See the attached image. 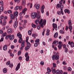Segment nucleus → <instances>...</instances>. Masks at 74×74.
Here are the masks:
<instances>
[{
  "label": "nucleus",
  "mask_w": 74,
  "mask_h": 74,
  "mask_svg": "<svg viewBox=\"0 0 74 74\" xmlns=\"http://www.w3.org/2000/svg\"><path fill=\"white\" fill-rule=\"evenodd\" d=\"M47 23V21L46 20L44 19L43 20V19H41L39 22V25L42 28H43L44 27V25H46Z\"/></svg>",
  "instance_id": "f257e3e1"
},
{
  "label": "nucleus",
  "mask_w": 74,
  "mask_h": 74,
  "mask_svg": "<svg viewBox=\"0 0 74 74\" xmlns=\"http://www.w3.org/2000/svg\"><path fill=\"white\" fill-rule=\"evenodd\" d=\"M52 58L53 60H58L59 59V56L58 55H53L52 57Z\"/></svg>",
  "instance_id": "f03ea898"
},
{
  "label": "nucleus",
  "mask_w": 74,
  "mask_h": 74,
  "mask_svg": "<svg viewBox=\"0 0 74 74\" xmlns=\"http://www.w3.org/2000/svg\"><path fill=\"white\" fill-rule=\"evenodd\" d=\"M58 44L59 45H58V47L59 49H61L62 46L63 45L61 42H59L58 43Z\"/></svg>",
  "instance_id": "7ed1b4c3"
},
{
  "label": "nucleus",
  "mask_w": 74,
  "mask_h": 74,
  "mask_svg": "<svg viewBox=\"0 0 74 74\" xmlns=\"http://www.w3.org/2000/svg\"><path fill=\"white\" fill-rule=\"evenodd\" d=\"M37 15V14L36 13H32V14H31V16L32 18H33V19H35V18H36Z\"/></svg>",
  "instance_id": "20e7f679"
},
{
  "label": "nucleus",
  "mask_w": 74,
  "mask_h": 74,
  "mask_svg": "<svg viewBox=\"0 0 74 74\" xmlns=\"http://www.w3.org/2000/svg\"><path fill=\"white\" fill-rule=\"evenodd\" d=\"M56 74H63V71L62 70H61L60 71L59 70H57L56 71Z\"/></svg>",
  "instance_id": "39448f33"
},
{
  "label": "nucleus",
  "mask_w": 74,
  "mask_h": 74,
  "mask_svg": "<svg viewBox=\"0 0 74 74\" xmlns=\"http://www.w3.org/2000/svg\"><path fill=\"white\" fill-rule=\"evenodd\" d=\"M53 28L55 29L56 30H58V27L57 26V24L55 23H53L52 24Z\"/></svg>",
  "instance_id": "423d86ee"
},
{
  "label": "nucleus",
  "mask_w": 74,
  "mask_h": 74,
  "mask_svg": "<svg viewBox=\"0 0 74 74\" xmlns=\"http://www.w3.org/2000/svg\"><path fill=\"white\" fill-rule=\"evenodd\" d=\"M13 26H14V27L15 29H16V27H17V26H18V21H15V22L14 23Z\"/></svg>",
  "instance_id": "0eeeda50"
},
{
  "label": "nucleus",
  "mask_w": 74,
  "mask_h": 74,
  "mask_svg": "<svg viewBox=\"0 0 74 74\" xmlns=\"http://www.w3.org/2000/svg\"><path fill=\"white\" fill-rule=\"evenodd\" d=\"M21 66V64L20 63H19L18 64L17 66L16 67V71H18V69H20V66Z\"/></svg>",
  "instance_id": "6e6552de"
},
{
  "label": "nucleus",
  "mask_w": 74,
  "mask_h": 74,
  "mask_svg": "<svg viewBox=\"0 0 74 74\" xmlns=\"http://www.w3.org/2000/svg\"><path fill=\"white\" fill-rule=\"evenodd\" d=\"M45 8V6H44V5H43L41 9V12L42 14H44V10Z\"/></svg>",
  "instance_id": "1a4fd4ad"
},
{
  "label": "nucleus",
  "mask_w": 74,
  "mask_h": 74,
  "mask_svg": "<svg viewBox=\"0 0 74 74\" xmlns=\"http://www.w3.org/2000/svg\"><path fill=\"white\" fill-rule=\"evenodd\" d=\"M12 29H9L7 30V33L8 34H10L12 33Z\"/></svg>",
  "instance_id": "9d476101"
},
{
  "label": "nucleus",
  "mask_w": 74,
  "mask_h": 74,
  "mask_svg": "<svg viewBox=\"0 0 74 74\" xmlns=\"http://www.w3.org/2000/svg\"><path fill=\"white\" fill-rule=\"evenodd\" d=\"M17 36L19 38H22V34H21V33H19L17 34Z\"/></svg>",
  "instance_id": "9b49d317"
},
{
  "label": "nucleus",
  "mask_w": 74,
  "mask_h": 74,
  "mask_svg": "<svg viewBox=\"0 0 74 74\" xmlns=\"http://www.w3.org/2000/svg\"><path fill=\"white\" fill-rule=\"evenodd\" d=\"M9 36H10L9 38L10 40H12L14 39V35L11 36V35H9Z\"/></svg>",
  "instance_id": "f8f14e48"
},
{
  "label": "nucleus",
  "mask_w": 74,
  "mask_h": 74,
  "mask_svg": "<svg viewBox=\"0 0 74 74\" xmlns=\"http://www.w3.org/2000/svg\"><path fill=\"white\" fill-rule=\"evenodd\" d=\"M57 5L58 8H59V7H60L61 8H63L64 7L63 5H62V4L60 5L59 4H57Z\"/></svg>",
  "instance_id": "ddd939ff"
},
{
  "label": "nucleus",
  "mask_w": 74,
  "mask_h": 74,
  "mask_svg": "<svg viewBox=\"0 0 74 74\" xmlns=\"http://www.w3.org/2000/svg\"><path fill=\"white\" fill-rule=\"evenodd\" d=\"M14 16L16 18L18 16V12H15L13 14Z\"/></svg>",
  "instance_id": "4468645a"
},
{
  "label": "nucleus",
  "mask_w": 74,
  "mask_h": 74,
  "mask_svg": "<svg viewBox=\"0 0 74 74\" xmlns=\"http://www.w3.org/2000/svg\"><path fill=\"white\" fill-rule=\"evenodd\" d=\"M32 36L34 37V38H36V37H38V34H33L32 35Z\"/></svg>",
  "instance_id": "2eb2a0df"
},
{
  "label": "nucleus",
  "mask_w": 74,
  "mask_h": 74,
  "mask_svg": "<svg viewBox=\"0 0 74 74\" xmlns=\"http://www.w3.org/2000/svg\"><path fill=\"white\" fill-rule=\"evenodd\" d=\"M25 41H23V42L21 43V46L22 47H25Z\"/></svg>",
  "instance_id": "dca6fc26"
},
{
  "label": "nucleus",
  "mask_w": 74,
  "mask_h": 74,
  "mask_svg": "<svg viewBox=\"0 0 74 74\" xmlns=\"http://www.w3.org/2000/svg\"><path fill=\"white\" fill-rule=\"evenodd\" d=\"M27 42V46L29 47V48H30V47H31V44H30V43L28 42Z\"/></svg>",
  "instance_id": "f3484780"
},
{
  "label": "nucleus",
  "mask_w": 74,
  "mask_h": 74,
  "mask_svg": "<svg viewBox=\"0 0 74 74\" xmlns=\"http://www.w3.org/2000/svg\"><path fill=\"white\" fill-rule=\"evenodd\" d=\"M7 49V45H5L3 47V49L4 51H6Z\"/></svg>",
  "instance_id": "a211bd4d"
},
{
  "label": "nucleus",
  "mask_w": 74,
  "mask_h": 74,
  "mask_svg": "<svg viewBox=\"0 0 74 74\" xmlns=\"http://www.w3.org/2000/svg\"><path fill=\"white\" fill-rule=\"evenodd\" d=\"M64 12L65 13H66V12H67L68 14H70V10L66 9L64 10Z\"/></svg>",
  "instance_id": "6ab92c4d"
},
{
  "label": "nucleus",
  "mask_w": 74,
  "mask_h": 74,
  "mask_svg": "<svg viewBox=\"0 0 74 74\" xmlns=\"http://www.w3.org/2000/svg\"><path fill=\"white\" fill-rule=\"evenodd\" d=\"M68 25L69 26H71L72 25V22L71 20H69L68 21Z\"/></svg>",
  "instance_id": "aec40b11"
},
{
  "label": "nucleus",
  "mask_w": 74,
  "mask_h": 74,
  "mask_svg": "<svg viewBox=\"0 0 74 74\" xmlns=\"http://www.w3.org/2000/svg\"><path fill=\"white\" fill-rule=\"evenodd\" d=\"M53 44H55V45L56 46L58 45V40L55 41L53 42Z\"/></svg>",
  "instance_id": "412c9836"
},
{
  "label": "nucleus",
  "mask_w": 74,
  "mask_h": 74,
  "mask_svg": "<svg viewBox=\"0 0 74 74\" xmlns=\"http://www.w3.org/2000/svg\"><path fill=\"white\" fill-rule=\"evenodd\" d=\"M10 19H14V18H15V17L14 16V15L13 16V14H10Z\"/></svg>",
  "instance_id": "4be33fe9"
},
{
  "label": "nucleus",
  "mask_w": 74,
  "mask_h": 74,
  "mask_svg": "<svg viewBox=\"0 0 74 74\" xmlns=\"http://www.w3.org/2000/svg\"><path fill=\"white\" fill-rule=\"evenodd\" d=\"M4 10V7H3V6H2L0 8V11L1 12H3Z\"/></svg>",
  "instance_id": "5701e85b"
},
{
  "label": "nucleus",
  "mask_w": 74,
  "mask_h": 74,
  "mask_svg": "<svg viewBox=\"0 0 74 74\" xmlns=\"http://www.w3.org/2000/svg\"><path fill=\"white\" fill-rule=\"evenodd\" d=\"M25 60L27 62H28L29 60V59H30V57L29 56H27V57H25Z\"/></svg>",
  "instance_id": "b1692460"
},
{
  "label": "nucleus",
  "mask_w": 74,
  "mask_h": 74,
  "mask_svg": "<svg viewBox=\"0 0 74 74\" xmlns=\"http://www.w3.org/2000/svg\"><path fill=\"white\" fill-rule=\"evenodd\" d=\"M73 28L72 27V26L69 25V29L70 30V32H71V33L72 29Z\"/></svg>",
  "instance_id": "393cba45"
},
{
  "label": "nucleus",
  "mask_w": 74,
  "mask_h": 74,
  "mask_svg": "<svg viewBox=\"0 0 74 74\" xmlns=\"http://www.w3.org/2000/svg\"><path fill=\"white\" fill-rule=\"evenodd\" d=\"M38 15L37 18V19H40L41 17V15H40V12H38Z\"/></svg>",
  "instance_id": "a878e982"
},
{
  "label": "nucleus",
  "mask_w": 74,
  "mask_h": 74,
  "mask_svg": "<svg viewBox=\"0 0 74 74\" xmlns=\"http://www.w3.org/2000/svg\"><path fill=\"white\" fill-rule=\"evenodd\" d=\"M27 10V8H25L24 9H23V10L22 11V14L24 13V15H25V11H26Z\"/></svg>",
  "instance_id": "bb28decb"
},
{
  "label": "nucleus",
  "mask_w": 74,
  "mask_h": 74,
  "mask_svg": "<svg viewBox=\"0 0 74 74\" xmlns=\"http://www.w3.org/2000/svg\"><path fill=\"white\" fill-rule=\"evenodd\" d=\"M39 20H38V19H37L35 21V23L37 25V24H38V23H39Z\"/></svg>",
  "instance_id": "cd10ccee"
},
{
  "label": "nucleus",
  "mask_w": 74,
  "mask_h": 74,
  "mask_svg": "<svg viewBox=\"0 0 74 74\" xmlns=\"http://www.w3.org/2000/svg\"><path fill=\"white\" fill-rule=\"evenodd\" d=\"M58 33L57 32H56L55 34L54 35V36L55 38H56V37H58Z\"/></svg>",
  "instance_id": "c85d7f7f"
},
{
  "label": "nucleus",
  "mask_w": 74,
  "mask_h": 74,
  "mask_svg": "<svg viewBox=\"0 0 74 74\" xmlns=\"http://www.w3.org/2000/svg\"><path fill=\"white\" fill-rule=\"evenodd\" d=\"M7 69L5 68H4L3 70V72L4 73H7Z\"/></svg>",
  "instance_id": "c756f323"
},
{
  "label": "nucleus",
  "mask_w": 74,
  "mask_h": 74,
  "mask_svg": "<svg viewBox=\"0 0 74 74\" xmlns=\"http://www.w3.org/2000/svg\"><path fill=\"white\" fill-rule=\"evenodd\" d=\"M46 33V35L47 36H49V29L47 30Z\"/></svg>",
  "instance_id": "7c9ffc66"
},
{
  "label": "nucleus",
  "mask_w": 74,
  "mask_h": 74,
  "mask_svg": "<svg viewBox=\"0 0 74 74\" xmlns=\"http://www.w3.org/2000/svg\"><path fill=\"white\" fill-rule=\"evenodd\" d=\"M32 27H33V28H36L37 27V26L33 23H32Z\"/></svg>",
  "instance_id": "2f4dec72"
},
{
  "label": "nucleus",
  "mask_w": 74,
  "mask_h": 74,
  "mask_svg": "<svg viewBox=\"0 0 74 74\" xmlns=\"http://www.w3.org/2000/svg\"><path fill=\"white\" fill-rule=\"evenodd\" d=\"M23 40H22V38H20V39L19 40V43H22L23 41Z\"/></svg>",
  "instance_id": "473e14b6"
},
{
  "label": "nucleus",
  "mask_w": 74,
  "mask_h": 74,
  "mask_svg": "<svg viewBox=\"0 0 74 74\" xmlns=\"http://www.w3.org/2000/svg\"><path fill=\"white\" fill-rule=\"evenodd\" d=\"M47 70L48 73H51V69H50L49 68H47Z\"/></svg>",
  "instance_id": "72a5a7b5"
},
{
  "label": "nucleus",
  "mask_w": 74,
  "mask_h": 74,
  "mask_svg": "<svg viewBox=\"0 0 74 74\" xmlns=\"http://www.w3.org/2000/svg\"><path fill=\"white\" fill-rule=\"evenodd\" d=\"M6 35H7V34L6 33H3L1 36V37H5V36H6Z\"/></svg>",
  "instance_id": "f704fd0d"
},
{
  "label": "nucleus",
  "mask_w": 74,
  "mask_h": 74,
  "mask_svg": "<svg viewBox=\"0 0 74 74\" xmlns=\"http://www.w3.org/2000/svg\"><path fill=\"white\" fill-rule=\"evenodd\" d=\"M29 48L30 47H29L28 46L26 47L25 48V51H27V50H28V49H29Z\"/></svg>",
  "instance_id": "c9c22d12"
},
{
  "label": "nucleus",
  "mask_w": 74,
  "mask_h": 74,
  "mask_svg": "<svg viewBox=\"0 0 74 74\" xmlns=\"http://www.w3.org/2000/svg\"><path fill=\"white\" fill-rule=\"evenodd\" d=\"M5 19L3 20V23L2 25V26H5V25L6 24V22H5Z\"/></svg>",
  "instance_id": "e433bc0d"
},
{
  "label": "nucleus",
  "mask_w": 74,
  "mask_h": 74,
  "mask_svg": "<svg viewBox=\"0 0 74 74\" xmlns=\"http://www.w3.org/2000/svg\"><path fill=\"white\" fill-rule=\"evenodd\" d=\"M18 9H19V6H17L15 8V10L17 11V10H18Z\"/></svg>",
  "instance_id": "4c0bfd02"
},
{
  "label": "nucleus",
  "mask_w": 74,
  "mask_h": 74,
  "mask_svg": "<svg viewBox=\"0 0 74 74\" xmlns=\"http://www.w3.org/2000/svg\"><path fill=\"white\" fill-rule=\"evenodd\" d=\"M71 47L73 48V47H74V43H73V42H72L71 43Z\"/></svg>",
  "instance_id": "58836bf2"
},
{
  "label": "nucleus",
  "mask_w": 74,
  "mask_h": 74,
  "mask_svg": "<svg viewBox=\"0 0 74 74\" xmlns=\"http://www.w3.org/2000/svg\"><path fill=\"white\" fill-rule=\"evenodd\" d=\"M40 63V65H41V66H44V62L43 61L41 62Z\"/></svg>",
  "instance_id": "ea45409f"
},
{
  "label": "nucleus",
  "mask_w": 74,
  "mask_h": 74,
  "mask_svg": "<svg viewBox=\"0 0 74 74\" xmlns=\"http://www.w3.org/2000/svg\"><path fill=\"white\" fill-rule=\"evenodd\" d=\"M7 13L8 14H11L12 13V11L10 10H9L7 11Z\"/></svg>",
  "instance_id": "a19ab883"
},
{
  "label": "nucleus",
  "mask_w": 74,
  "mask_h": 74,
  "mask_svg": "<svg viewBox=\"0 0 74 74\" xmlns=\"http://www.w3.org/2000/svg\"><path fill=\"white\" fill-rule=\"evenodd\" d=\"M52 73L53 74L56 73V70L55 69H53L52 70Z\"/></svg>",
  "instance_id": "79ce46f5"
},
{
  "label": "nucleus",
  "mask_w": 74,
  "mask_h": 74,
  "mask_svg": "<svg viewBox=\"0 0 74 74\" xmlns=\"http://www.w3.org/2000/svg\"><path fill=\"white\" fill-rule=\"evenodd\" d=\"M35 42H40V40L39 39H37L35 40Z\"/></svg>",
  "instance_id": "37998d69"
},
{
  "label": "nucleus",
  "mask_w": 74,
  "mask_h": 74,
  "mask_svg": "<svg viewBox=\"0 0 74 74\" xmlns=\"http://www.w3.org/2000/svg\"><path fill=\"white\" fill-rule=\"evenodd\" d=\"M40 8V5H37L36 7V9L37 10H38Z\"/></svg>",
  "instance_id": "c03bdc74"
},
{
  "label": "nucleus",
  "mask_w": 74,
  "mask_h": 74,
  "mask_svg": "<svg viewBox=\"0 0 74 74\" xmlns=\"http://www.w3.org/2000/svg\"><path fill=\"white\" fill-rule=\"evenodd\" d=\"M23 9V7L22 6H20L19 7V10H21Z\"/></svg>",
  "instance_id": "a18cd8bd"
},
{
  "label": "nucleus",
  "mask_w": 74,
  "mask_h": 74,
  "mask_svg": "<svg viewBox=\"0 0 74 74\" xmlns=\"http://www.w3.org/2000/svg\"><path fill=\"white\" fill-rule=\"evenodd\" d=\"M53 67H56V64L54 63H53Z\"/></svg>",
  "instance_id": "49530a36"
},
{
  "label": "nucleus",
  "mask_w": 74,
  "mask_h": 74,
  "mask_svg": "<svg viewBox=\"0 0 74 74\" xmlns=\"http://www.w3.org/2000/svg\"><path fill=\"white\" fill-rule=\"evenodd\" d=\"M61 12L62 15H64V13H63V9H61L60 10Z\"/></svg>",
  "instance_id": "de8ad7c7"
},
{
  "label": "nucleus",
  "mask_w": 74,
  "mask_h": 74,
  "mask_svg": "<svg viewBox=\"0 0 74 74\" xmlns=\"http://www.w3.org/2000/svg\"><path fill=\"white\" fill-rule=\"evenodd\" d=\"M14 1H15V2H16L17 1V3H19V2H20V0H14Z\"/></svg>",
  "instance_id": "09e8293b"
},
{
  "label": "nucleus",
  "mask_w": 74,
  "mask_h": 74,
  "mask_svg": "<svg viewBox=\"0 0 74 74\" xmlns=\"http://www.w3.org/2000/svg\"><path fill=\"white\" fill-rule=\"evenodd\" d=\"M60 32L61 34H63V33H64V32H63V31L62 30H60Z\"/></svg>",
  "instance_id": "8fccbe9b"
},
{
  "label": "nucleus",
  "mask_w": 74,
  "mask_h": 74,
  "mask_svg": "<svg viewBox=\"0 0 74 74\" xmlns=\"http://www.w3.org/2000/svg\"><path fill=\"white\" fill-rule=\"evenodd\" d=\"M28 54L29 53L28 52L26 53L25 55V57H27V56H28Z\"/></svg>",
  "instance_id": "3c124183"
},
{
  "label": "nucleus",
  "mask_w": 74,
  "mask_h": 74,
  "mask_svg": "<svg viewBox=\"0 0 74 74\" xmlns=\"http://www.w3.org/2000/svg\"><path fill=\"white\" fill-rule=\"evenodd\" d=\"M3 38V37H2V38H1V40H0V42H3V40H4Z\"/></svg>",
  "instance_id": "603ef678"
},
{
  "label": "nucleus",
  "mask_w": 74,
  "mask_h": 74,
  "mask_svg": "<svg viewBox=\"0 0 74 74\" xmlns=\"http://www.w3.org/2000/svg\"><path fill=\"white\" fill-rule=\"evenodd\" d=\"M10 36L9 35L5 37V39L8 40V38H10Z\"/></svg>",
  "instance_id": "864d4df0"
},
{
  "label": "nucleus",
  "mask_w": 74,
  "mask_h": 74,
  "mask_svg": "<svg viewBox=\"0 0 74 74\" xmlns=\"http://www.w3.org/2000/svg\"><path fill=\"white\" fill-rule=\"evenodd\" d=\"M37 28L38 30H40V29L41 28V27H40V25H38L37 27Z\"/></svg>",
  "instance_id": "5fc2aeb1"
},
{
  "label": "nucleus",
  "mask_w": 74,
  "mask_h": 74,
  "mask_svg": "<svg viewBox=\"0 0 74 74\" xmlns=\"http://www.w3.org/2000/svg\"><path fill=\"white\" fill-rule=\"evenodd\" d=\"M3 1H1L0 2V5H3Z\"/></svg>",
  "instance_id": "6e6d98bb"
},
{
  "label": "nucleus",
  "mask_w": 74,
  "mask_h": 74,
  "mask_svg": "<svg viewBox=\"0 0 74 74\" xmlns=\"http://www.w3.org/2000/svg\"><path fill=\"white\" fill-rule=\"evenodd\" d=\"M57 14L58 15H60L61 14V12L60 11H58L57 12Z\"/></svg>",
  "instance_id": "4d7b16f0"
},
{
  "label": "nucleus",
  "mask_w": 74,
  "mask_h": 74,
  "mask_svg": "<svg viewBox=\"0 0 74 74\" xmlns=\"http://www.w3.org/2000/svg\"><path fill=\"white\" fill-rule=\"evenodd\" d=\"M28 34L29 35H32V32L31 31L29 30L28 31Z\"/></svg>",
  "instance_id": "13d9d810"
},
{
  "label": "nucleus",
  "mask_w": 74,
  "mask_h": 74,
  "mask_svg": "<svg viewBox=\"0 0 74 74\" xmlns=\"http://www.w3.org/2000/svg\"><path fill=\"white\" fill-rule=\"evenodd\" d=\"M68 71H71V68L70 67H68Z\"/></svg>",
  "instance_id": "bf43d9fd"
},
{
  "label": "nucleus",
  "mask_w": 74,
  "mask_h": 74,
  "mask_svg": "<svg viewBox=\"0 0 74 74\" xmlns=\"http://www.w3.org/2000/svg\"><path fill=\"white\" fill-rule=\"evenodd\" d=\"M21 54V51H19L18 52V55L19 56Z\"/></svg>",
  "instance_id": "052dcab7"
},
{
  "label": "nucleus",
  "mask_w": 74,
  "mask_h": 74,
  "mask_svg": "<svg viewBox=\"0 0 74 74\" xmlns=\"http://www.w3.org/2000/svg\"><path fill=\"white\" fill-rule=\"evenodd\" d=\"M29 38V37H27L26 38V42H28V40Z\"/></svg>",
  "instance_id": "680f3d73"
},
{
  "label": "nucleus",
  "mask_w": 74,
  "mask_h": 74,
  "mask_svg": "<svg viewBox=\"0 0 74 74\" xmlns=\"http://www.w3.org/2000/svg\"><path fill=\"white\" fill-rule=\"evenodd\" d=\"M10 61H8L6 63V64L7 65H8L9 64H10Z\"/></svg>",
  "instance_id": "e2e57ef3"
},
{
  "label": "nucleus",
  "mask_w": 74,
  "mask_h": 74,
  "mask_svg": "<svg viewBox=\"0 0 74 74\" xmlns=\"http://www.w3.org/2000/svg\"><path fill=\"white\" fill-rule=\"evenodd\" d=\"M23 5H25V1H23Z\"/></svg>",
  "instance_id": "0e129e2a"
},
{
  "label": "nucleus",
  "mask_w": 74,
  "mask_h": 74,
  "mask_svg": "<svg viewBox=\"0 0 74 74\" xmlns=\"http://www.w3.org/2000/svg\"><path fill=\"white\" fill-rule=\"evenodd\" d=\"M65 51L66 53H67V52H68V50H67V48H65Z\"/></svg>",
  "instance_id": "69168bd1"
},
{
  "label": "nucleus",
  "mask_w": 74,
  "mask_h": 74,
  "mask_svg": "<svg viewBox=\"0 0 74 74\" xmlns=\"http://www.w3.org/2000/svg\"><path fill=\"white\" fill-rule=\"evenodd\" d=\"M4 16L3 15H2L0 17L1 19H4Z\"/></svg>",
  "instance_id": "338daca9"
},
{
  "label": "nucleus",
  "mask_w": 74,
  "mask_h": 74,
  "mask_svg": "<svg viewBox=\"0 0 74 74\" xmlns=\"http://www.w3.org/2000/svg\"><path fill=\"white\" fill-rule=\"evenodd\" d=\"M19 59L20 60H21L22 59V57L20 56L19 58Z\"/></svg>",
  "instance_id": "774afa93"
}]
</instances>
